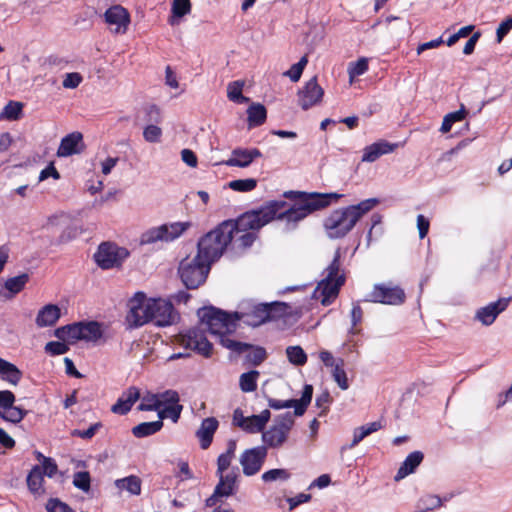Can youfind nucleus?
Instances as JSON below:
<instances>
[{"label": "nucleus", "instance_id": "nucleus-1", "mask_svg": "<svg viewBox=\"0 0 512 512\" xmlns=\"http://www.w3.org/2000/svg\"><path fill=\"white\" fill-rule=\"evenodd\" d=\"M285 197L295 198L293 205L283 200H273L261 206L258 210L245 212L236 220H225L215 229L202 236L197 243L198 258H202L210 265L217 261L232 243L235 235L247 229H260L274 219L284 220L286 230H293L297 223L311 213L329 206L343 195L338 193H317L288 191Z\"/></svg>", "mask_w": 512, "mask_h": 512}, {"label": "nucleus", "instance_id": "nucleus-2", "mask_svg": "<svg viewBox=\"0 0 512 512\" xmlns=\"http://www.w3.org/2000/svg\"><path fill=\"white\" fill-rule=\"evenodd\" d=\"M378 198H369L356 205L336 209L324 220V228L331 239L345 237L362 218L379 204Z\"/></svg>", "mask_w": 512, "mask_h": 512}, {"label": "nucleus", "instance_id": "nucleus-3", "mask_svg": "<svg viewBox=\"0 0 512 512\" xmlns=\"http://www.w3.org/2000/svg\"><path fill=\"white\" fill-rule=\"evenodd\" d=\"M288 304L274 301L271 303H256L253 300L242 301L239 310L235 312L238 321L252 327H258L268 321L285 316Z\"/></svg>", "mask_w": 512, "mask_h": 512}, {"label": "nucleus", "instance_id": "nucleus-4", "mask_svg": "<svg viewBox=\"0 0 512 512\" xmlns=\"http://www.w3.org/2000/svg\"><path fill=\"white\" fill-rule=\"evenodd\" d=\"M125 324L128 329L139 328L152 321L160 311V298H148L144 292H136L127 302Z\"/></svg>", "mask_w": 512, "mask_h": 512}, {"label": "nucleus", "instance_id": "nucleus-5", "mask_svg": "<svg viewBox=\"0 0 512 512\" xmlns=\"http://www.w3.org/2000/svg\"><path fill=\"white\" fill-rule=\"evenodd\" d=\"M341 251L337 249L332 262L325 269L324 278L318 283L312 293V298L320 300L322 305H330L338 296L340 288L345 283V275L340 272Z\"/></svg>", "mask_w": 512, "mask_h": 512}, {"label": "nucleus", "instance_id": "nucleus-6", "mask_svg": "<svg viewBox=\"0 0 512 512\" xmlns=\"http://www.w3.org/2000/svg\"><path fill=\"white\" fill-rule=\"evenodd\" d=\"M197 315L200 325H205L212 335L231 334L237 328V319L234 313H227L214 306L198 309Z\"/></svg>", "mask_w": 512, "mask_h": 512}, {"label": "nucleus", "instance_id": "nucleus-7", "mask_svg": "<svg viewBox=\"0 0 512 512\" xmlns=\"http://www.w3.org/2000/svg\"><path fill=\"white\" fill-rule=\"evenodd\" d=\"M210 268L209 263L196 255L192 259L181 260L178 275L187 289H196L206 281Z\"/></svg>", "mask_w": 512, "mask_h": 512}, {"label": "nucleus", "instance_id": "nucleus-8", "mask_svg": "<svg viewBox=\"0 0 512 512\" xmlns=\"http://www.w3.org/2000/svg\"><path fill=\"white\" fill-rule=\"evenodd\" d=\"M294 417L291 412L279 414L274 418V424L262 433L263 445L268 448L278 449L288 440L291 429L294 426Z\"/></svg>", "mask_w": 512, "mask_h": 512}, {"label": "nucleus", "instance_id": "nucleus-9", "mask_svg": "<svg viewBox=\"0 0 512 512\" xmlns=\"http://www.w3.org/2000/svg\"><path fill=\"white\" fill-rule=\"evenodd\" d=\"M405 299L406 294L404 290L400 286L389 282L375 284L363 301L398 306L403 304Z\"/></svg>", "mask_w": 512, "mask_h": 512}, {"label": "nucleus", "instance_id": "nucleus-10", "mask_svg": "<svg viewBox=\"0 0 512 512\" xmlns=\"http://www.w3.org/2000/svg\"><path fill=\"white\" fill-rule=\"evenodd\" d=\"M130 252L124 247L105 242L99 245L94 259L97 265L102 269H112L119 267L129 257Z\"/></svg>", "mask_w": 512, "mask_h": 512}, {"label": "nucleus", "instance_id": "nucleus-11", "mask_svg": "<svg viewBox=\"0 0 512 512\" xmlns=\"http://www.w3.org/2000/svg\"><path fill=\"white\" fill-rule=\"evenodd\" d=\"M181 344L205 358H209L212 355L213 345L207 339L205 331L200 327H193L185 334H182Z\"/></svg>", "mask_w": 512, "mask_h": 512}, {"label": "nucleus", "instance_id": "nucleus-12", "mask_svg": "<svg viewBox=\"0 0 512 512\" xmlns=\"http://www.w3.org/2000/svg\"><path fill=\"white\" fill-rule=\"evenodd\" d=\"M267 457L265 446H256L246 449L240 456V464L242 465L243 474L246 476H253L257 474Z\"/></svg>", "mask_w": 512, "mask_h": 512}, {"label": "nucleus", "instance_id": "nucleus-13", "mask_svg": "<svg viewBox=\"0 0 512 512\" xmlns=\"http://www.w3.org/2000/svg\"><path fill=\"white\" fill-rule=\"evenodd\" d=\"M109 30L114 34H125L130 24V15L121 5H113L104 13Z\"/></svg>", "mask_w": 512, "mask_h": 512}, {"label": "nucleus", "instance_id": "nucleus-14", "mask_svg": "<svg viewBox=\"0 0 512 512\" xmlns=\"http://www.w3.org/2000/svg\"><path fill=\"white\" fill-rule=\"evenodd\" d=\"M324 90L317 82V77H312L307 81L304 87L298 92V104L303 110L317 105L321 102Z\"/></svg>", "mask_w": 512, "mask_h": 512}, {"label": "nucleus", "instance_id": "nucleus-15", "mask_svg": "<svg viewBox=\"0 0 512 512\" xmlns=\"http://www.w3.org/2000/svg\"><path fill=\"white\" fill-rule=\"evenodd\" d=\"M511 299V297H502L484 307H480L476 311L474 319L482 323L484 326L492 325L498 315L507 309Z\"/></svg>", "mask_w": 512, "mask_h": 512}, {"label": "nucleus", "instance_id": "nucleus-16", "mask_svg": "<svg viewBox=\"0 0 512 512\" xmlns=\"http://www.w3.org/2000/svg\"><path fill=\"white\" fill-rule=\"evenodd\" d=\"M183 411V405L180 404L179 393L175 390H166L162 392V421L170 420L177 423Z\"/></svg>", "mask_w": 512, "mask_h": 512}, {"label": "nucleus", "instance_id": "nucleus-17", "mask_svg": "<svg viewBox=\"0 0 512 512\" xmlns=\"http://www.w3.org/2000/svg\"><path fill=\"white\" fill-rule=\"evenodd\" d=\"M83 147V135L80 132H72L62 138L57 150V155L59 157H68L79 154Z\"/></svg>", "mask_w": 512, "mask_h": 512}, {"label": "nucleus", "instance_id": "nucleus-18", "mask_svg": "<svg viewBox=\"0 0 512 512\" xmlns=\"http://www.w3.org/2000/svg\"><path fill=\"white\" fill-rule=\"evenodd\" d=\"M262 153L257 148L243 149L236 148L232 151V156L225 164L230 167H248L255 159L260 158Z\"/></svg>", "mask_w": 512, "mask_h": 512}, {"label": "nucleus", "instance_id": "nucleus-19", "mask_svg": "<svg viewBox=\"0 0 512 512\" xmlns=\"http://www.w3.org/2000/svg\"><path fill=\"white\" fill-rule=\"evenodd\" d=\"M29 278L27 273L8 278L0 287V300H10L20 293L28 283Z\"/></svg>", "mask_w": 512, "mask_h": 512}, {"label": "nucleus", "instance_id": "nucleus-20", "mask_svg": "<svg viewBox=\"0 0 512 512\" xmlns=\"http://www.w3.org/2000/svg\"><path fill=\"white\" fill-rule=\"evenodd\" d=\"M140 391L138 388L131 386L125 390L116 403L112 405L111 411L118 415H126L134 405V403L140 399Z\"/></svg>", "mask_w": 512, "mask_h": 512}, {"label": "nucleus", "instance_id": "nucleus-21", "mask_svg": "<svg viewBox=\"0 0 512 512\" xmlns=\"http://www.w3.org/2000/svg\"><path fill=\"white\" fill-rule=\"evenodd\" d=\"M61 317V309L56 304H46L37 313L35 324L38 328L54 326Z\"/></svg>", "mask_w": 512, "mask_h": 512}, {"label": "nucleus", "instance_id": "nucleus-22", "mask_svg": "<svg viewBox=\"0 0 512 512\" xmlns=\"http://www.w3.org/2000/svg\"><path fill=\"white\" fill-rule=\"evenodd\" d=\"M218 426L219 422L215 417H208L202 420L199 429L196 431V437L199 439L202 449L210 447Z\"/></svg>", "mask_w": 512, "mask_h": 512}, {"label": "nucleus", "instance_id": "nucleus-23", "mask_svg": "<svg viewBox=\"0 0 512 512\" xmlns=\"http://www.w3.org/2000/svg\"><path fill=\"white\" fill-rule=\"evenodd\" d=\"M397 144H392L387 141L375 142L365 147L362 155L363 162H375L382 155L389 154L395 150Z\"/></svg>", "mask_w": 512, "mask_h": 512}, {"label": "nucleus", "instance_id": "nucleus-24", "mask_svg": "<svg viewBox=\"0 0 512 512\" xmlns=\"http://www.w3.org/2000/svg\"><path fill=\"white\" fill-rule=\"evenodd\" d=\"M424 454L421 451H414L410 453L399 467L394 479L400 481L406 476L415 472L417 467L422 463Z\"/></svg>", "mask_w": 512, "mask_h": 512}, {"label": "nucleus", "instance_id": "nucleus-25", "mask_svg": "<svg viewBox=\"0 0 512 512\" xmlns=\"http://www.w3.org/2000/svg\"><path fill=\"white\" fill-rule=\"evenodd\" d=\"M192 223L189 221H177L162 224V242H173L180 238L188 229H190Z\"/></svg>", "mask_w": 512, "mask_h": 512}, {"label": "nucleus", "instance_id": "nucleus-26", "mask_svg": "<svg viewBox=\"0 0 512 512\" xmlns=\"http://www.w3.org/2000/svg\"><path fill=\"white\" fill-rule=\"evenodd\" d=\"M271 418V412L269 409H264L258 415L248 416L247 425H245V432L247 433H259L264 432V429Z\"/></svg>", "mask_w": 512, "mask_h": 512}, {"label": "nucleus", "instance_id": "nucleus-27", "mask_svg": "<svg viewBox=\"0 0 512 512\" xmlns=\"http://www.w3.org/2000/svg\"><path fill=\"white\" fill-rule=\"evenodd\" d=\"M27 486L29 491L35 495L40 496L44 494L43 488L44 476L39 465H35L27 475Z\"/></svg>", "mask_w": 512, "mask_h": 512}, {"label": "nucleus", "instance_id": "nucleus-28", "mask_svg": "<svg viewBox=\"0 0 512 512\" xmlns=\"http://www.w3.org/2000/svg\"><path fill=\"white\" fill-rule=\"evenodd\" d=\"M0 378L11 385H17L22 378V372L13 363L0 358Z\"/></svg>", "mask_w": 512, "mask_h": 512}, {"label": "nucleus", "instance_id": "nucleus-29", "mask_svg": "<svg viewBox=\"0 0 512 512\" xmlns=\"http://www.w3.org/2000/svg\"><path fill=\"white\" fill-rule=\"evenodd\" d=\"M191 12L190 0H173L171 15L168 18V23L171 26L179 25L181 19Z\"/></svg>", "mask_w": 512, "mask_h": 512}, {"label": "nucleus", "instance_id": "nucleus-30", "mask_svg": "<svg viewBox=\"0 0 512 512\" xmlns=\"http://www.w3.org/2000/svg\"><path fill=\"white\" fill-rule=\"evenodd\" d=\"M248 125L250 128L262 125L267 117V111L264 105L254 103L247 109Z\"/></svg>", "mask_w": 512, "mask_h": 512}, {"label": "nucleus", "instance_id": "nucleus-31", "mask_svg": "<svg viewBox=\"0 0 512 512\" xmlns=\"http://www.w3.org/2000/svg\"><path fill=\"white\" fill-rule=\"evenodd\" d=\"M237 492V489L227 486L223 481H219L216 485L213 494L206 499V506L212 507L215 506L221 498L229 497L234 495Z\"/></svg>", "mask_w": 512, "mask_h": 512}, {"label": "nucleus", "instance_id": "nucleus-32", "mask_svg": "<svg viewBox=\"0 0 512 512\" xmlns=\"http://www.w3.org/2000/svg\"><path fill=\"white\" fill-rule=\"evenodd\" d=\"M115 486L121 491L129 492L131 495H139L141 493V481L134 475L117 479Z\"/></svg>", "mask_w": 512, "mask_h": 512}, {"label": "nucleus", "instance_id": "nucleus-33", "mask_svg": "<svg viewBox=\"0 0 512 512\" xmlns=\"http://www.w3.org/2000/svg\"><path fill=\"white\" fill-rule=\"evenodd\" d=\"M102 328L98 322H81L82 340L95 342L102 337Z\"/></svg>", "mask_w": 512, "mask_h": 512}, {"label": "nucleus", "instance_id": "nucleus-34", "mask_svg": "<svg viewBox=\"0 0 512 512\" xmlns=\"http://www.w3.org/2000/svg\"><path fill=\"white\" fill-rule=\"evenodd\" d=\"M179 320L180 314L174 308L171 299L162 300V327L173 325Z\"/></svg>", "mask_w": 512, "mask_h": 512}, {"label": "nucleus", "instance_id": "nucleus-35", "mask_svg": "<svg viewBox=\"0 0 512 512\" xmlns=\"http://www.w3.org/2000/svg\"><path fill=\"white\" fill-rule=\"evenodd\" d=\"M313 396V386L310 384H306L303 388L302 395L300 399H295V405H294V415L295 416H302L305 411L307 410V407L311 403Z\"/></svg>", "mask_w": 512, "mask_h": 512}, {"label": "nucleus", "instance_id": "nucleus-36", "mask_svg": "<svg viewBox=\"0 0 512 512\" xmlns=\"http://www.w3.org/2000/svg\"><path fill=\"white\" fill-rule=\"evenodd\" d=\"M260 376L259 371L251 370L245 373H242L239 378V387L245 392H254L257 389V381Z\"/></svg>", "mask_w": 512, "mask_h": 512}, {"label": "nucleus", "instance_id": "nucleus-37", "mask_svg": "<svg viewBox=\"0 0 512 512\" xmlns=\"http://www.w3.org/2000/svg\"><path fill=\"white\" fill-rule=\"evenodd\" d=\"M228 334H218L220 344L231 350L232 352H235L237 354H242L244 352L249 351L250 348H252V345L245 342H240L233 340L227 336Z\"/></svg>", "mask_w": 512, "mask_h": 512}, {"label": "nucleus", "instance_id": "nucleus-38", "mask_svg": "<svg viewBox=\"0 0 512 512\" xmlns=\"http://www.w3.org/2000/svg\"><path fill=\"white\" fill-rule=\"evenodd\" d=\"M160 431V420L152 422H143L132 428V433L136 438L151 436Z\"/></svg>", "mask_w": 512, "mask_h": 512}, {"label": "nucleus", "instance_id": "nucleus-39", "mask_svg": "<svg viewBox=\"0 0 512 512\" xmlns=\"http://www.w3.org/2000/svg\"><path fill=\"white\" fill-rule=\"evenodd\" d=\"M138 409L141 411H157L160 418V395L147 392L142 396Z\"/></svg>", "mask_w": 512, "mask_h": 512}, {"label": "nucleus", "instance_id": "nucleus-40", "mask_svg": "<svg viewBox=\"0 0 512 512\" xmlns=\"http://www.w3.org/2000/svg\"><path fill=\"white\" fill-rule=\"evenodd\" d=\"M344 365V360L338 358L334 367L332 368V377L340 389L347 390L349 388V382L344 370Z\"/></svg>", "mask_w": 512, "mask_h": 512}, {"label": "nucleus", "instance_id": "nucleus-41", "mask_svg": "<svg viewBox=\"0 0 512 512\" xmlns=\"http://www.w3.org/2000/svg\"><path fill=\"white\" fill-rule=\"evenodd\" d=\"M244 82L237 80L230 82L227 87V97L230 101L235 103H246L249 101V98L245 97L242 94Z\"/></svg>", "mask_w": 512, "mask_h": 512}, {"label": "nucleus", "instance_id": "nucleus-42", "mask_svg": "<svg viewBox=\"0 0 512 512\" xmlns=\"http://www.w3.org/2000/svg\"><path fill=\"white\" fill-rule=\"evenodd\" d=\"M23 105L20 102L9 101L0 113V120L15 121L22 115Z\"/></svg>", "mask_w": 512, "mask_h": 512}, {"label": "nucleus", "instance_id": "nucleus-43", "mask_svg": "<svg viewBox=\"0 0 512 512\" xmlns=\"http://www.w3.org/2000/svg\"><path fill=\"white\" fill-rule=\"evenodd\" d=\"M286 355L290 363L296 366H303L307 362V354L303 350L302 347L295 345V346H288L286 348Z\"/></svg>", "mask_w": 512, "mask_h": 512}, {"label": "nucleus", "instance_id": "nucleus-44", "mask_svg": "<svg viewBox=\"0 0 512 512\" xmlns=\"http://www.w3.org/2000/svg\"><path fill=\"white\" fill-rule=\"evenodd\" d=\"M245 355V364L259 366L267 357L266 350L260 346H253Z\"/></svg>", "mask_w": 512, "mask_h": 512}, {"label": "nucleus", "instance_id": "nucleus-45", "mask_svg": "<svg viewBox=\"0 0 512 512\" xmlns=\"http://www.w3.org/2000/svg\"><path fill=\"white\" fill-rule=\"evenodd\" d=\"M255 230L256 229H247L239 232L237 235H235L232 242L237 244V247L239 248H249L250 246H252L256 239V234L253 232Z\"/></svg>", "mask_w": 512, "mask_h": 512}, {"label": "nucleus", "instance_id": "nucleus-46", "mask_svg": "<svg viewBox=\"0 0 512 512\" xmlns=\"http://www.w3.org/2000/svg\"><path fill=\"white\" fill-rule=\"evenodd\" d=\"M25 414H26L25 410H23L20 407L14 406V404H12L9 408H6L0 414V417L7 422L16 424V423H19L20 421H22Z\"/></svg>", "mask_w": 512, "mask_h": 512}, {"label": "nucleus", "instance_id": "nucleus-47", "mask_svg": "<svg viewBox=\"0 0 512 512\" xmlns=\"http://www.w3.org/2000/svg\"><path fill=\"white\" fill-rule=\"evenodd\" d=\"M160 240V227H151L144 231L138 240L140 247L149 246Z\"/></svg>", "mask_w": 512, "mask_h": 512}, {"label": "nucleus", "instance_id": "nucleus-48", "mask_svg": "<svg viewBox=\"0 0 512 512\" xmlns=\"http://www.w3.org/2000/svg\"><path fill=\"white\" fill-rule=\"evenodd\" d=\"M229 188L238 192H249L256 188L257 180L254 178L237 179L228 183Z\"/></svg>", "mask_w": 512, "mask_h": 512}, {"label": "nucleus", "instance_id": "nucleus-49", "mask_svg": "<svg viewBox=\"0 0 512 512\" xmlns=\"http://www.w3.org/2000/svg\"><path fill=\"white\" fill-rule=\"evenodd\" d=\"M165 84L172 89L178 90L177 93L171 96L172 98L178 97L185 91V87L180 85L176 73L170 66L165 68Z\"/></svg>", "mask_w": 512, "mask_h": 512}, {"label": "nucleus", "instance_id": "nucleus-50", "mask_svg": "<svg viewBox=\"0 0 512 512\" xmlns=\"http://www.w3.org/2000/svg\"><path fill=\"white\" fill-rule=\"evenodd\" d=\"M73 485L82 490L83 492H89L91 487V477L87 471H78L73 475Z\"/></svg>", "mask_w": 512, "mask_h": 512}, {"label": "nucleus", "instance_id": "nucleus-51", "mask_svg": "<svg viewBox=\"0 0 512 512\" xmlns=\"http://www.w3.org/2000/svg\"><path fill=\"white\" fill-rule=\"evenodd\" d=\"M291 474L288 470L283 468L271 469L264 472L261 476L264 482H272L276 480L286 481L290 478Z\"/></svg>", "mask_w": 512, "mask_h": 512}, {"label": "nucleus", "instance_id": "nucleus-52", "mask_svg": "<svg viewBox=\"0 0 512 512\" xmlns=\"http://www.w3.org/2000/svg\"><path fill=\"white\" fill-rule=\"evenodd\" d=\"M368 70V60L367 58H360L356 62L350 63L348 67V74L350 79L352 80L355 77L361 76L366 73Z\"/></svg>", "mask_w": 512, "mask_h": 512}, {"label": "nucleus", "instance_id": "nucleus-53", "mask_svg": "<svg viewBox=\"0 0 512 512\" xmlns=\"http://www.w3.org/2000/svg\"><path fill=\"white\" fill-rule=\"evenodd\" d=\"M307 63H308L307 57L306 56L301 57L297 63L293 64L291 66V68L287 72H285V75H287L292 82H297L300 79Z\"/></svg>", "mask_w": 512, "mask_h": 512}, {"label": "nucleus", "instance_id": "nucleus-54", "mask_svg": "<svg viewBox=\"0 0 512 512\" xmlns=\"http://www.w3.org/2000/svg\"><path fill=\"white\" fill-rule=\"evenodd\" d=\"M350 316H351V328L349 330V333L356 334V333H358V330L355 327L359 323H361L362 318H363V311L358 302L353 303Z\"/></svg>", "mask_w": 512, "mask_h": 512}, {"label": "nucleus", "instance_id": "nucleus-55", "mask_svg": "<svg viewBox=\"0 0 512 512\" xmlns=\"http://www.w3.org/2000/svg\"><path fill=\"white\" fill-rule=\"evenodd\" d=\"M47 512H75L58 498H50L46 503Z\"/></svg>", "mask_w": 512, "mask_h": 512}, {"label": "nucleus", "instance_id": "nucleus-56", "mask_svg": "<svg viewBox=\"0 0 512 512\" xmlns=\"http://www.w3.org/2000/svg\"><path fill=\"white\" fill-rule=\"evenodd\" d=\"M367 436H369V434L367 433L363 426L355 428L353 431L352 442L350 444L343 445L341 447V452L354 448Z\"/></svg>", "mask_w": 512, "mask_h": 512}, {"label": "nucleus", "instance_id": "nucleus-57", "mask_svg": "<svg viewBox=\"0 0 512 512\" xmlns=\"http://www.w3.org/2000/svg\"><path fill=\"white\" fill-rule=\"evenodd\" d=\"M68 350L69 347L65 343L59 341H51L45 345V352L50 355H62Z\"/></svg>", "mask_w": 512, "mask_h": 512}, {"label": "nucleus", "instance_id": "nucleus-58", "mask_svg": "<svg viewBox=\"0 0 512 512\" xmlns=\"http://www.w3.org/2000/svg\"><path fill=\"white\" fill-rule=\"evenodd\" d=\"M420 504L425 507V510L433 511L442 506V498L437 495H427L421 498Z\"/></svg>", "mask_w": 512, "mask_h": 512}, {"label": "nucleus", "instance_id": "nucleus-59", "mask_svg": "<svg viewBox=\"0 0 512 512\" xmlns=\"http://www.w3.org/2000/svg\"><path fill=\"white\" fill-rule=\"evenodd\" d=\"M239 474L238 467L233 468L230 472L227 474H224V472H221V474H217L219 477V481H223L227 486H231L235 489H238L237 485V478Z\"/></svg>", "mask_w": 512, "mask_h": 512}, {"label": "nucleus", "instance_id": "nucleus-60", "mask_svg": "<svg viewBox=\"0 0 512 512\" xmlns=\"http://www.w3.org/2000/svg\"><path fill=\"white\" fill-rule=\"evenodd\" d=\"M83 78L80 73L72 72L67 73L63 79L62 85L67 89H75L82 82Z\"/></svg>", "mask_w": 512, "mask_h": 512}, {"label": "nucleus", "instance_id": "nucleus-61", "mask_svg": "<svg viewBox=\"0 0 512 512\" xmlns=\"http://www.w3.org/2000/svg\"><path fill=\"white\" fill-rule=\"evenodd\" d=\"M143 137L147 142H158L160 140V128L155 124H147L144 127Z\"/></svg>", "mask_w": 512, "mask_h": 512}, {"label": "nucleus", "instance_id": "nucleus-62", "mask_svg": "<svg viewBox=\"0 0 512 512\" xmlns=\"http://www.w3.org/2000/svg\"><path fill=\"white\" fill-rule=\"evenodd\" d=\"M512 29V16L503 20L497 30H496V41L497 43H501L503 38L511 31Z\"/></svg>", "mask_w": 512, "mask_h": 512}, {"label": "nucleus", "instance_id": "nucleus-63", "mask_svg": "<svg viewBox=\"0 0 512 512\" xmlns=\"http://www.w3.org/2000/svg\"><path fill=\"white\" fill-rule=\"evenodd\" d=\"M40 467L43 475H46L49 478H52L58 470L55 460L50 457L45 458Z\"/></svg>", "mask_w": 512, "mask_h": 512}, {"label": "nucleus", "instance_id": "nucleus-64", "mask_svg": "<svg viewBox=\"0 0 512 512\" xmlns=\"http://www.w3.org/2000/svg\"><path fill=\"white\" fill-rule=\"evenodd\" d=\"M15 402V395L9 390L0 391V414Z\"/></svg>", "mask_w": 512, "mask_h": 512}]
</instances>
